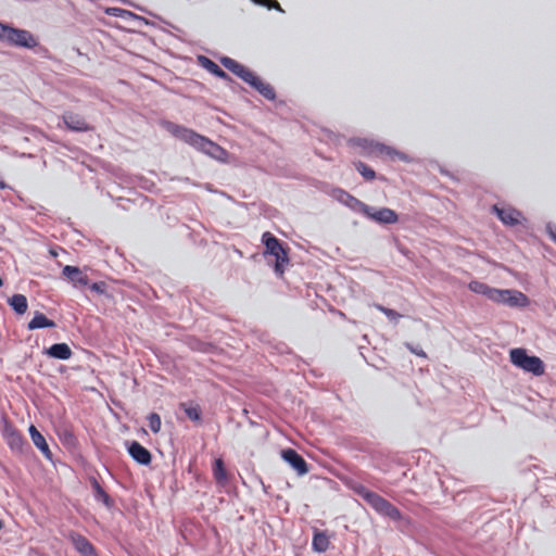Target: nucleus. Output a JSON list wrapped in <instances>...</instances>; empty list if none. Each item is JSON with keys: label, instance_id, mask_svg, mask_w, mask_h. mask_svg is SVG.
Returning a JSON list of instances; mask_svg holds the SVG:
<instances>
[{"label": "nucleus", "instance_id": "2eb2a0df", "mask_svg": "<svg viewBox=\"0 0 556 556\" xmlns=\"http://www.w3.org/2000/svg\"><path fill=\"white\" fill-rule=\"evenodd\" d=\"M7 444L10 448L17 454L24 453L25 448H29L28 443L24 439V437L15 431H7L5 432Z\"/></svg>", "mask_w": 556, "mask_h": 556}, {"label": "nucleus", "instance_id": "423d86ee", "mask_svg": "<svg viewBox=\"0 0 556 556\" xmlns=\"http://www.w3.org/2000/svg\"><path fill=\"white\" fill-rule=\"evenodd\" d=\"M369 504L378 514L389 517L392 520L402 519V513L391 502L379 494H368Z\"/></svg>", "mask_w": 556, "mask_h": 556}, {"label": "nucleus", "instance_id": "a878e982", "mask_svg": "<svg viewBox=\"0 0 556 556\" xmlns=\"http://www.w3.org/2000/svg\"><path fill=\"white\" fill-rule=\"evenodd\" d=\"M202 65L217 77L225 78L227 76V74L215 62L205 56L202 58Z\"/></svg>", "mask_w": 556, "mask_h": 556}, {"label": "nucleus", "instance_id": "4468645a", "mask_svg": "<svg viewBox=\"0 0 556 556\" xmlns=\"http://www.w3.org/2000/svg\"><path fill=\"white\" fill-rule=\"evenodd\" d=\"M468 288L470 291L477 294L485 295L488 299L492 301H496V299H501L503 296L501 290L491 288L486 283L478 280L470 281Z\"/></svg>", "mask_w": 556, "mask_h": 556}, {"label": "nucleus", "instance_id": "bb28decb", "mask_svg": "<svg viewBox=\"0 0 556 556\" xmlns=\"http://www.w3.org/2000/svg\"><path fill=\"white\" fill-rule=\"evenodd\" d=\"M148 426L153 433H159L162 427V420L157 413H151L147 417Z\"/></svg>", "mask_w": 556, "mask_h": 556}, {"label": "nucleus", "instance_id": "b1692460", "mask_svg": "<svg viewBox=\"0 0 556 556\" xmlns=\"http://www.w3.org/2000/svg\"><path fill=\"white\" fill-rule=\"evenodd\" d=\"M9 304L14 312L20 315L24 314L28 307L27 299L23 294H14L9 299Z\"/></svg>", "mask_w": 556, "mask_h": 556}, {"label": "nucleus", "instance_id": "412c9836", "mask_svg": "<svg viewBox=\"0 0 556 556\" xmlns=\"http://www.w3.org/2000/svg\"><path fill=\"white\" fill-rule=\"evenodd\" d=\"M55 323L49 319L45 314L36 312L31 320L28 323L27 328L29 330L41 329V328H53Z\"/></svg>", "mask_w": 556, "mask_h": 556}, {"label": "nucleus", "instance_id": "1a4fd4ad", "mask_svg": "<svg viewBox=\"0 0 556 556\" xmlns=\"http://www.w3.org/2000/svg\"><path fill=\"white\" fill-rule=\"evenodd\" d=\"M62 119L67 129L72 131L86 132L92 130V126H90L84 116L74 113V112H65L62 115Z\"/></svg>", "mask_w": 556, "mask_h": 556}, {"label": "nucleus", "instance_id": "dca6fc26", "mask_svg": "<svg viewBox=\"0 0 556 556\" xmlns=\"http://www.w3.org/2000/svg\"><path fill=\"white\" fill-rule=\"evenodd\" d=\"M70 538L76 551L83 556L94 555V548L92 544L84 535L79 533H72Z\"/></svg>", "mask_w": 556, "mask_h": 556}, {"label": "nucleus", "instance_id": "f3484780", "mask_svg": "<svg viewBox=\"0 0 556 556\" xmlns=\"http://www.w3.org/2000/svg\"><path fill=\"white\" fill-rule=\"evenodd\" d=\"M29 434L35 446L43 454L46 458L51 459L52 453L49 448V445L45 437L38 431V429L34 425L29 427Z\"/></svg>", "mask_w": 556, "mask_h": 556}, {"label": "nucleus", "instance_id": "cd10ccee", "mask_svg": "<svg viewBox=\"0 0 556 556\" xmlns=\"http://www.w3.org/2000/svg\"><path fill=\"white\" fill-rule=\"evenodd\" d=\"M92 485L96 492V498L102 501L106 506H111V498L100 483L97 480H93Z\"/></svg>", "mask_w": 556, "mask_h": 556}, {"label": "nucleus", "instance_id": "72a5a7b5", "mask_svg": "<svg viewBox=\"0 0 556 556\" xmlns=\"http://www.w3.org/2000/svg\"><path fill=\"white\" fill-rule=\"evenodd\" d=\"M267 8H268V9H276V10L281 11V12L283 11V10L281 9V7H280L279 2H278V1H276V0H270V3H268Z\"/></svg>", "mask_w": 556, "mask_h": 556}, {"label": "nucleus", "instance_id": "f704fd0d", "mask_svg": "<svg viewBox=\"0 0 556 556\" xmlns=\"http://www.w3.org/2000/svg\"><path fill=\"white\" fill-rule=\"evenodd\" d=\"M255 4L265 5L267 7L268 3H270V0H252Z\"/></svg>", "mask_w": 556, "mask_h": 556}, {"label": "nucleus", "instance_id": "c756f323", "mask_svg": "<svg viewBox=\"0 0 556 556\" xmlns=\"http://www.w3.org/2000/svg\"><path fill=\"white\" fill-rule=\"evenodd\" d=\"M374 306L376 309L383 313L390 320L396 321L402 318V315L394 309L388 308L381 304H375Z\"/></svg>", "mask_w": 556, "mask_h": 556}, {"label": "nucleus", "instance_id": "7c9ffc66", "mask_svg": "<svg viewBox=\"0 0 556 556\" xmlns=\"http://www.w3.org/2000/svg\"><path fill=\"white\" fill-rule=\"evenodd\" d=\"M355 491L367 504H369L368 494H376L375 492L369 491L363 485L357 486Z\"/></svg>", "mask_w": 556, "mask_h": 556}, {"label": "nucleus", "instance_id": "9d476101", "mask_svg": "<svg viewBox=\"0 0 556 556\" xmlns=\"http://www.w3.org/2000/svg\"><path fill=\"white\" fill-rule=\"evenodd\" d=\"M222 64L231 73L240 77L243 81L249 84L251 79H254V73L250 71L248 67L242 65L241 63L237 62L233 59L230 58H224L222 59Z\"/></svg>", "mask_w": 556, "mask_h": 556}, {"label": "nucleus", "instance_id": "aec40b11", "mask_svg": "<svg viewBox=\"0 0 556 556\" xmlns=\"http://www.w3.org/2000/svg\"><path fill=\"white\" fill-rule=\"evenodd\" d=\"M503 296L496 299V302L507 303L509 305H523L527 302V296L519 291L501 290Z\"/></svg>", "mask_w": 556, "mask_h": 556}, {"label": "nucleus", "instance_id": "a211bd4d", "mask_svg": "<svg viewBox=\"0 0 556 556\" xmlns=\"http://www.w3.org/2000/svg\"><path fill=\"white\" fill-rule=\"evenodd\" d=\"M48 356L56 359H70L73 355L71 348L66 343H55L45 352Z\"/></svg>", "mask_w": 556, "mask_h": 556}, {"label": "nucleus", "instance_id": "393cba45", "mask_svg": "<svg viewBox=\"0 0 556 556\" xmlns=\"http://www.w3.org/2000/svg\"><path fill=\"white\" fill-rule=\"evenodd\" d=\"M329 539L328 536L323 533V532H317L314 534L313 536V547L315 551L319 552V553H324L328 549L329 547Z\"/></svg>", "mask_w": 556, "mask_h": 556}, {"label": "nucleus", "instance_id": "f257e3e1", "mask_svg": "<svg viewBox=\"0 0 556 556\" xmlns=\"http://www.w3.org/2000/svg\"><path fill=\"white\" fill-rule=\"evenodd\" d=\"M262 243L265 245L264 255L275 257L274 270L281 277L286 266L289 264L288 248L269 231L263 233Z\"/></svg>", "mask_w": 556, "mask_h": 556}, {"label": "nucleus", "instance_id": "f03ea898", "mask_svg": "<svg viewBox=\"0 0 556 556\" xmlns=\"http://www.w3.org/2000/svg\"><path fill=\"white\" fill-rule=\"evenodd\" d=\"M174 135L190 146L207 153L214 155L215 151H219L220 148L208 140L207 138L197 134L195 131L188 129L182 126H175L173 130Z\"/></svg>", "mask_w": 556, "mask_h": 556}, {"label": "nucleus", "instance_id": "9b49d317", "mask_svg": "<svg viewBox=\"0 0 556 556\" xmlns=\"http://www.w3.org/2000/svg\"><path fill=\"white\" fill-rule=\"evenodd\" d=\"M493 211L496 213L502 223L508 226L520 224L522 218V214L518 210L510 206L498 207L497 205H494Z\"/></svg>", "mask_w": 556, "mask_h": 556}, {"label": "nucleus", "instance_id": "6e6552de", "mask_svg": "<svg viewBox=\"0 0 556 556\" xmlns=\"http://www.w3.org/2000/svg\"><path fill=\"white\" fill-rule=\"evenodd\" d=\"M281 457L296 471L299 476H304L308 472V465L306 460L295 450H282Z\"/></svg>", "mask_w": 556, "mask_h": 556}, {"label": "nucleus", "instance_id": "39448f33", "mask_svg": "<svg viewBox=\"0 0 556 556\" xmlns=\"http://www.w3.org/2000/svg\"><path fill=\"white\" fill-rule=\"evenodd\" d=\"M354 200V198H352ZM355 201L361 206V212L367 216L369 219L378 223V224H395L399 220V216L395 213V211L389 208V207H381L379 210H375L370 207L369 205L359 202L355 199Z\"/></svg>", "mask_w": 556, "mask_h": 556}, {"label": "nucleus", "instance_id": "4be33fe9", "mask_svg": "<svg viewBox=\"0 0 556 556\" xmlns=\"http://www.w3.org/2000/svg\"><path fill=\"white\" fill-rule=\"evenodd\" d=\"M213 475L218 484L225 485L228 482L227 470L222 458L215 459Z\"/></svg>", "mask_w": 556, "mask_h": 556}, {"label": "nucleus", "instance_id": "6ab92c4d", "mask_svg": "<svg viewBox=\"0 0 556 556\" xmlns=\"http://www.w3.org/2000/svg\"><path fill=\"white\" fill-rule=\"evenodd\" d=\"M249 85L268 100H274L276 97L275 89L269 84L263 81L257 75H254V79H251Z\"/></svg>", "mask_w": 556, "mask_h": 556}, {"label": "nucleus", "instance_id": "473e14b6", "mask_svg": "<svg viewBox=\"0 0 556 556\" xmlns=\"http://www.w3.org/2000/svg\"><path fill=\"white\" fill-rule=\"evenodd\" d=\"M122 12H123V10L119 8H110L106 10V13L112 16H119Z\"/></svg>", "mask_w": 556, "mask_h": 556}, {"label": "nucleus", "instance_id": "0eeeda50", "mask_svg": "<svg viewBox=\"0 0 556 556\" xmlns=\"http://www.w3.org/2000/svg\"><path fill=\"white\" fill-rule=\"evenodd\" d=\"M364 143H365L364 147L368 149L370 154H375L377 156H381V157H386V159H390V160H395V159H399L402 161L407 160V156L404 153L396 151L392 147L386 146L380 142H375V141L368 142L367 140H364Z\"/></svg>", "mask_w": 556, "mask_h": 556}, {"label": "nucleus", "instance_id": "e433bc0d", "mask_svg": "<svg viewBox=\"0 0 556 556\" xmlns=\"http://www.w3.org/2000/svg\"><path fill=\"white\" fill-rule=\"evenodd\" d=\"M51 254H52L53 256H56V252H54V251H51Z\"/></svg>", "mask_w": 556, "mask_h": 556}, {"label": "nucleus", "instance_id": "f8f14e48", "mask_svg": "<svg viewBox=\"0 0 556 556\" xmlns=\"http://www.w3.org/2000/svg\"><path fill=\"white\" fill-rule=\"evenodd\" d=\"M62 275L68 279L75 287H85L89 283V277L79 267L66 265L62 269Z\"/></svg>", "mask_w": 556, "mask_h": 556}, {"label": "nucleus", "instance_id": "c85d7f7f", "mask_svg": "<svg viewBox=\"0 0 556 556\" xmlns=\"http://www.w3.org/2000/svg\"><path fill=\"white\" fill-rule=\"evenodd\" d=\"M355 167L357 172L366 179V180H372L376 177V173L372 168L367 166L363 162L355 163Z\"/></svg>", "mask_w": 556, "mask_h": 556}, {"label": "nucleus", "instance_id": "c9c22d12", "mask_svg": "<svg viewBox=\"0 0 556 556\" xmlns=\"http://www.w3.org/2000/svg\"><path fill=\"white\" fill-rule=\"evenodd\" d=\"M91 289H92V290L98 291V290H99V286H98V283H93V285L91 286Z\"/></svg>", "mask_w": 556, "mask_h": 556}, {"label": "nucleus", "instance_id": "5701e85b", "mask_svg": "<svg viewBox=\"0 0 556 556\" xmlns=\"http://www.w3.org/2000/svg\"><path fill=\"white\" fill-rule=\"evenodd\" d=\"M179 407L186 413L187 417L195 422L201 420L202 410L198 404L193 403H180Z\"/></svg>", "mask_w": 556, "mask_h": 556}, {"label": "nucleus", "instance_id": "ddd939ff", "mask_svg": "<svg viewBox=\"0 0 556 556\" xmlns=\"http://www.w3.org/2000/svg\"><path fill=\"white\" fill-rule=\"evenodd\" d=\"M128 453L140 465H149L152 460L150 451L137 441L129 444Z\"/></svg>", "mask_w": 556, "mask_h": 556}, {"label": "nucleus", "instance_id": "2f4dec72", "mask_svg": "<svg viewBox=\"0 0 556 556\" xmlns=\"http://www.w3.org/2000/svg\"><path fill=\"white\" fill-rule=\"evenodd\" d=\"M406 348L415 355L419 356V357H424L426 358L427 357V354L425 353L424 350L421 349H417V348H414L412 344L409 343H406Z\"/></svg>", "mask_w": 556, "mask_h": 556}, {"label": "nucleus", "instance_id": "20e7f679", "mask_svg": "<svg viewBox=\"0 0 556 556\" xmlns=\"http://www.w3.org/2000/svg\"><path fill=\"white\" fill-rule=\"evenodd\" d=\"M2 40L20 48L33 49L38 46V39L30 31L4 24H2Z\"/></svg>", "mask_w": 556, "mask_h": 556}, {"label": "nucleus", "instance_id": "7ed1b4c3", "mask_svg": "<svg viewBox=\"0 0 556 556\" xmlns=\"http://www.w3.org/2000/svg\"><path fill=\"white\" fill-rule=\"evenodd\" d=\"M510 362L534 376H542L544 374V364L538 356H530L523 349H513L509 353Z\"/></svg>", "mask_w": 556, "mask_h": 556}]
</instances>
